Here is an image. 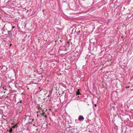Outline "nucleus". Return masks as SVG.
Masks as SVG:
<instances>
[{"mask_svg": "<svg viewBox=\"0 0 133 133\" xmlns=\"http://www.w3.org/2000/svg\"><path fill=\"white\" fill-rule=\"evenodd\" d=\"M6 87H1L0 88V97L3 95L5 93V92H4V90H6Z\"/></svg>", "mask_w": 133, "mask_h": 133, "instance_id": "nucleus-1", "label": "nucleus"}, {"mask_svg": "<svg viewBox=\"0 0 133 133\" xmlns=\"http://www.w3.org/2000/svg\"><path fill=\"white\" fill-rule=\"evenodd\" d=\"M8 34L9 36V37L10 38L12 37V30L10 31H8Z\"/></svg>", "mask_w": 133, "mask_h": 133, "instance_id": "nucleus-2", "label": "nucleus"}, {"mask_svg": "<svg viewBox=\"0 0 133 133\" xmlns=\"http://www.w3.org/2000/svg\"><path fill=\"white\" fill-rule=\"evenodd\" d=\"M84 119L83 116L80 115L78 117V120L80 121H83Z\"/></svg>", "mask_w": 133, "mask_h": 133, "instance_id": "nucleus-3", "label": "nucleus"}, {"mask_svg": "<svg viewBox=\"0 0 133 133\" xmlns=\"http://www.w3.org/2000/svg\"><path fill=\"white\" fill-rule=\"evenodd\" d=\"M19 107L17 109V111L19 113H21L22 111V110H21L22 109V107H21L20 105H19Z\"/></svg>", "mask_w": 133, "mask_h": 133, "instance_id": "nucleus-4", "label": "nucleus"}, {"mask_svg": "<svg viewBox=\"0 0 133 133\" xmlns=\"http://www.w3.org/2000/svg\"><path fill=\"white\" fill-rule=\"evenodd\" d=\"M15 87L16 88H17L18 89H20V88H21V87H19L18 84H16L15 85Z\"/></svg>", "mask_w": 133, "mask_h": 133, "instance_id": "nucleus-5", "label": "nucleus"}, {"mask_svg": "<svg viewBox=\"0 0 133 133\" xmlns=\"http://www.w3.org/2000/svg\"><path fill=\"white\" fill-rule=\"evenodd\" d=\"M4 68H5V69L6 68L5 67V66H3L2 67L1 66L0 67V69L2 70V71H5V70H4V69H3Z\"/></svg>", "mask_w": 133, "mask_h": 133, "instance_id": "nucleus-6", "label": "nucleus"}, {"mask_svg": "<svg viewBox=\"0 0 133 133\" xmlns=\"http://www.w3.org/2000/svg\"><path fill=\"white\" fill-rule=\"evenodd\" d=\"M79 90L78 89L77 90V91L76 92V95H81L80 92L79 91Z\"/></svg>", "mask_w": 133, "mask_h": 133, "instance_id": "nucleus-7", "label": "nucleus"}, {"mask_svg": "<svg viewBox=\"0 0 133 133\" xmlns=\"http://www.w3.org/2000/svg\"><path fill=\"white\" fill-rule=\"evenodd\" d=\"M12 128H11L9 130V133H12Z\"/></svg>", "mask_w": 133, "mask_h": 133, "instance_id": "nucleus-8", "label": "nucleus"}, {"mask_svg": "<svg viewBox=\"0 0 133 133\" xmlns=\"http://www.w3.org/2000/svg\"><path fill=\"white\" fill-rule=\"evenodd\" d=\"M44 112H43L41 114V116H44Z\"/></svg>", "mask_w": 133, "mask_h": 133, "instance_id": "nucleus-9", "label": "nucleus"}, {"mask_svg": "<svg viewBox=\"0 0 133 133\" xmlns=\"http://www.w3.org/2000/svg\"><path fill=\"white\" fill-rule=\"evenodd\" d=\"M80 33V30H79L78 31V32L77 33V35H78Z\"/></svg>", "mask_w": 133, "mask_h": 133, "instance_id": "nucleus-10", "label": "nucleus"}, {"mask_svg": "<svg viewBox=\"0 0 133 133\" xmlns=\"http://www.w3.org/2000/svg\"><path fill=\"white\" fill-rule=\"evenodd\" d=\"M30 116H29L28 115H26L25 116H24V117H26L27 118L28 117H29Z\"/></svg>", "mask_w": 133, "mask_h": 133, "instance_id": "nucleus-11", "label": "nucleus"}, {"mask_svg": "<svg viewBox=\"0 0 133 133\" xmlns=\"http://www.w3.org/2000/svg\"><path fill=\"white\" fill-rule=\"evenodd\" d=\"M16 125H14L11 128H12H12H15V127L16 126Z\"/></svg>", "mask_w": 133, "mask_h": 133, "instance_id": "nucleus-12", "label": "nucleus"}, {"mask_svg": "<svg viewBox=\"0 0 133 133\" xmlns=\"http://www.w3.org/2000/svg\"><path fill=\"white\" fill-rule=\"evenodd\" d=\"M28 118L30 120V119H31V116H30Z\"/></svg>", "mask_w": 133, "mask_h": 133, "instance_id": "nucleus-13", "label": "nucleus"}, {"mask_svg": "<svg viewBox=\"0 0 133 133\" xmlns=\"http://www.w3.org/2000/svg\"><path fill=\"white\" fill-rule=\"evenodd\" d=\"M68 122V123L69 124H71L72 123V122Z\"/></svg>", "mask_w": 133, "mask_h": 133, "instance_id": "nucleus-14", "label": "nucleus"}, {"mask_svg": "<svg viewBox=\"0 0 133 133\" xmlns=\"http://www.w3.org/2000/svg\"><path fill=\"white\" fill-rule=\"evenodd\" d=\"M26 118H27L26 117H24V120H26Z\"/></svg>", "mask_w": 133, "mask_h": 133, "instance_id": "nucleus-15", "label": "nucleus"}, {"mask_svg": "<svg viewBox=\"0 0 133 133\" xmlns=\"http://www.w3.org/2000/svg\"><path fill=\"white\" fill-rule=\"evenodd\" d=\"M72 127L71 126V125H69V127L68 128H72Z\"/></svg>", "mask_w": 133, "mask_h": 133, "instance_id": "nucleus-16", "label": "nucleus"}, {"mask_svg": "<svg viewBox=\"0 0 133 133\" xmlns=\"http://www.w3.org/2000/svg\"><path fill=\"white\" fill-rule=\"evenodd\" d=\"M45 118H46L47 117V116L45 115H44V116Z\"/></svg>", "mask_w": 133, "mask_h": 133, "instance_id": "nucleus-17", "label": "nucleus"}, {"mask_svg": "<svg viewBox=\"0 0 133 133\" xmlns=\"http://www.w3.org/2000/svg\"><path fill=\"white\" fill-rule=\"evenodd\" d=\"M15 28V27L14 26H13L12 27V28H13V29Z\"/></svg>", "mask_w": 133, "mask_h": 133, "instance_id": "nucleus-18", "label": "nucleus"}, {"mask_svg": "<svg viewBox=\"0 0 133 133\" xmlns=\"http://www.w3.org/2000/svg\"><path fill=\"white\" fill-rule=\"evenodd\" d=\"M20 103H22V101H20L19 102Z\"/></svg>", "mask_w": 133, "mask_h": 133, "instance_id": "nucleus-19", "label": "nucleus"}, {"mask_svg": "<svg viewBox=\"0 0 133 133\" xmlns=\"http://www.w3.org/2000/svg\"><path fill=\"white\" fill-rule=\"evenodd\" d=\"M11 45H12V44H10V46H11Z\"/></svg>", "mask_w": 133, "mask_h": 133, "instance_id": "nucleus-20", "label": "nucleus"}, {"mask_svg": "<svg viewBox=\"0 0 133 133\" xmlns=\"http://www.w3.org/2000/svg\"><path fill=\"white\" fill-rule=\"evenodd\" d=\"M68 43H69V42H68Z\"/></svg>", "mask_w": 133, "mask_h": 133, "instance_id": "nucleus-21", "label": "nucleus"}, {"mask_svg": "<svg viewBox=\"0 0 133 133\" xmlns=\"http://www.w3.org/2000/svg\"><path fill=\"white\" fill-rule=\"evenodd\" d=\"M128 88H129V87H128Z\"/></svg>", "mask_w": 133, "mask_h": 133, "instance_id": "nucleus-22", "label": "nucleus"}, {"mask_svg": "<svg viewBox=\"0 0 133 133\" xmlns=\"http://www.w3.org/2000/svg\"><path fill=\"white\" fill-rule=\"evenodd\" d=\"M9 87H10V86H9Z\"/></svg>", "mask_w": 133, "mask_h": 133, "instance_id": "nucleus-23", "label": "nucleus"}, {"mask_svg": "<svg viewBox=\"0 0 133 133\" xmlns=\"http://www.w3.org/2000/svg\"><path fill=\"white\" fill-rule=\"evenodd\" d=\"M48 97H49V95H48Z\"/></svg>", "mask_w": 133, "mask_h": 133, "instance_id": "nucleus-24", "label": "nucleus"}]
</instances>
